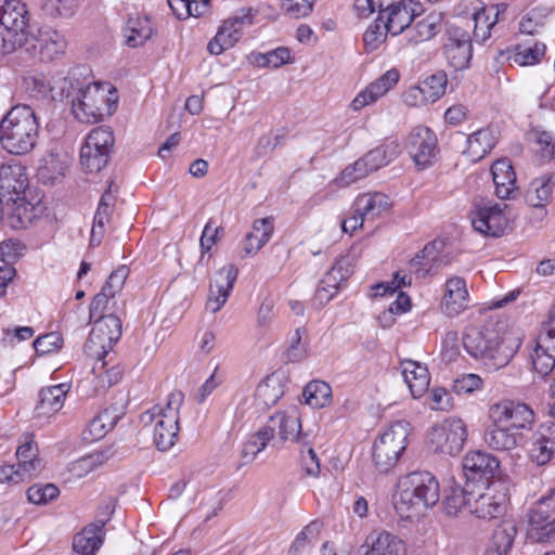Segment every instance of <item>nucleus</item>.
Segmentation results:
<instances>
[{
    "label": "nucleus",
    "mask_w": 555,
    "mask_h": 555,
    "mask_svg": "<svg viewBox=\"0 0 555 555\" xmlns=\"http://www.w3.org/2000/svg\"><path fill=\"white\" fill-rule=\"evenodd\" d=\"M53 100L68 101L75 117L87 124H96L105 115H112L116 102V90L106 82L81 80L75 72L60 77L52 89Z\"/></svg>",
    "instance_id": "nucleus-1"
},
{
    "label": "nucleus",
    "mask_w": 555,
    "mask_h": 555,
    "mask_svg": "<svg viewBox=\"0 0 555 555\" xmlns=\"http://www.w3.org/2000/svg\"><path fill=\"white\" fill-rule=\"evenodd\" d=\"M519 345V338L506 332L503 324L472 325L463 335L467 353L491 371L507 365Z\"/></svg>",
    "instance_id": "nucleus-2"
},
{
    "label": "nucleus",
    "mask_w": 555,
    "mask_h": 555,
    "mask_svg": "<svg viewBox=\"0 0 555 555\" xmlns=\"http://www.w3.org/2000/svg\"><path fill=\"white\" fill-rule=\"evenodd\" d=\"M39 120L33 107L17 104L0 121V144L8 153L26 155L37 145Z\"/></svg>",
    "instance_id": "nucleus-3"
},
{
    "label": "nucleus",
    "mask_w": 555,
    "mask_h": 555,
    "mask_svg": "<svg viewBox=\"0 0 555 555\" xmlns=\"http://www.w3.org/2000/svg\"><path fill=\"white\" fill-rule=\"evenodd\" d=\"M439 483L428 472H413L399 479L395 508L401 517L420 515L439 501Z\"/></svg>",
    "instance_id": "nucleus-4"
},
{
    "label": "nucleus",
    "mask_w": 555,
    "mask_h": 555,
    "mask_svg": "<svg viewBox=\"0 0 555 555\" xmlns=\"http://www.w3.org/2000/svg\"><path fill=\"white\" fill-rule=\"evenodd\" d=\"M184 395L172 391L165 406L155 405L142 415L144 424L154 423V442L158 450L167 451L173 447L179 431V410Z\"/></svg>",
    "instance_id": "nucleus-5"
},
{
    "label": "nucleus",
    "mask_w": 555,
    "mask_h": 555,
    "mask_svg": "<svg viewBox=\"0 0 555 555\" xmlns=\"http://www.w3.org/2000/svg\"><path fill=\"white\" fill-rule=\"evenodd\" d=\"M410 430V423L401 420L392 423L375 440L373 461L380 473H387L397 464L406 448Z\"/></svg>",
    "instance_id": "nucleus-6"
},
{
    "label": "nucleus",
    "mask_w": 555,
    "mask_h": 555,
    "mask_svg": "<svg viewBox=\"0 0 555 555\" xmlns=\"http://www.w3.org/2000/svg\"><path fill=\"white\" fill-rule=\"evenodd\" d=\"M468 437L466 423L460 417H448L434 425L427 434L429 449L437 454L457 455Z\"/></svg>",
    "instance_id": "nucleus-7"
},
{
    "label": "nucleus",
    "mask_w": 555,
    "mask_h": 555,
    "mask_svg": "<svg viewBox=\"0 0 555 555\" xmlns=\"http://www.w3.org/2000/svg\"><path fill=\"white\" fill-rule=\"evenodd\" d=\"M488 417L491 423L505 425L513 431H531L534 425L535 414L528 404L502 399L492 403L488 409Z\"/></svg>",
    "instance_id": "nucleus-8"
},
{
    "label": "nucleus",
    "mask_w": 555,
    "mask_h": 555,
    "mask_svg": "<svg viewBox=\"0 0 555 555\" xmlns=\"http://www.w3.org/2000/svg\"><path fill=\"white\" fill-rule=\"evenodd\" d=\"M114 134L106 127L90 131L80 149V164L88 172H98L107 165Z\"/></svg>",
    "instance_id": "nucleus-9"
},
{
    "label": "nucleus",
    "mask_w": 555,
    "mask_h": 555,
    "mask_svg": "<svg viewBox=\"0 0 555 555\" xmlns=\"http://www.w3.org/2000/svg\"><path fill=\"white\" fill-rule=\"evenodd\" d=\"M121 336V321L114 314L100 315L92 326L85 344L89 357L102 359Z\"/></svg>",
    "instance_id": "nucleus-10"
},
{
    "label": "nucleus",
    "mask_w": 555,
    "mask_h": 555,
    "mask_svg": "<svg viewBox=\"0 0 555 555\" xmlns=\"http://www.w3.org/2000/svg\"><path fill=\"white\" fill-rule=\"evenodd\" d=\"M506 488L500 480L489 483L483 491L473 490L470 514L481 519H493L502 516L506 509Z\"/></svg>",
    "instance_id": "nucleus-11"
},
{
    "label": "nucleus",
    "mask_w": 555,
    "mask_h": 555,
    "mask_svg": "<svg viewBox=\"0 0 555 555\" xmlns=\"http://www.w3.org/2000/svg\"><path fill=\"white\" fill-rule=\"evenodd\" d=\"M254 23L251 8L241 9L234 16L225 20L216 36L208 42L207 50L214 55L232 48L242 37L243 28Z\"/></svg>",
    "instance_id": "nucleus-12"
},
{
    "label": "nucleus",
    "mask_w": 555,
    "mask_h": 555,
    "mask_svg": "<svg viewBox=\"0 0 555 555\" xmlns=\"http://www.w3.org/2000/svg\"><path fill=\"white\" fill-rule=\"evenodd\" d=\"M527 535L534 542H546L555 538V509L545 496L528 512Z\"/></svg>",
    "instance_id": "nucleus-13"
},
{
    "label": "nucleus",
    "mask_w": 555,
    "mask_h": 555,
    "mask_svg": "<svg viewBox=\"0 0 555 555\" xmlns=\"http://www.w3.org/2000/svg\"><path fill=\"white\" fill-rule=\"evenodd\" d=\"M506 208V204L498 203L476 207L472 214L473 228L485 236H502L508 228Z\"/></svg>",
    "instance_id": "nucleus-14"
},
{
    "label": "nucleus",
    "mask_w": 555,
    "mask_h": 555,
    "mask_svg": "<svg viewBox=\"0 0 555 555\" xmlns=\"http://www.w3.org/2000/svg\"><path fill=\"white\" fill-rule=\"evenodd\" d=\"M444 54L455 70L468 67L473 56V47L470 35L466 29L455 24L448 27Z\"/></svg>",
    "instance_id": "nucleus-15"
},
{
    "label": "nucleus",
    "mask_w": 555,
    "mask_h": 555,
    "mask_svg": "<svg viewBox=\"0 0 555 555\" xmlns=\"http://www.w3.org/2000/svg\"><path fill=\"white\" fill-rule=\"evenodd\" d=\"M422 5L415 0H396L379 13L378 20L392 36L400 35L409 28L413 20L420 15Z\"/></svg>",
    "instance_id": "nucleus-16"
},
{
    "label": "nucleus",
    "mask_w": 555,
    "mask_h": 555,
    "mask_svg": "<svg viewBox=\"0 0 555 555\" xmlns=\"http://www.w3.org/2000/svg\"><path fill=\"white\" fill-rule=\"evenodd\" d=\"M470 297L467 283L462 276H451L446 281L440 308L444 315L455 318L469 308Z\"/></svg>",
    "instance_id": "nucleus-17"
},
{
    "label": "nucleus",
    "mask_w": 555,
    "mask_h": 555,
    "mask_svg": "<svg viewBox=\"0 0 555 555\" xmlns=\"http://www.w3.org/2000/svg\"><path fill=\"white\" fill-rule=\"evenodd\" d=\"M237 268L228 264L218 270L209 285L206 309L216 313L225 305L237 278Z\"/></svg>",
    "instance_id": "nucleus-18"
},
{
    "label": "nucleus",
    "mask_w": 555,
    "mask_h": 555,
    "mask_svg": "<svg viewBox=\"0 0 555 555\" xmlns=\"http://www.w3.org/2000/svg\"><path fill=\"white\" fill-rule=\"evenodd\" d=\"M406 149L417 166L426 167L436 154L437 137L427 127H415L408 137Z\"/></svg>",
    "instance_id": "nucleus-19"
},
{
    "label": "nucleus",
    "mask_w": 555,
    "mask_h": 555,
    "mask_svg": "<svg viewBox=\"0 0 555 555\" xmlns=\"http://www.w3.org/2000/svg\"><path fill=\"white\" fill-rule=\"evenodd\" d=\"M28 178L24 167L17 164L0 166V201L10 206L15 197L25 195Z\"/></svg>",
    "instance_id": "nucleus-20"
},
{
    "label": "nucleus",
    "mask_w": 555,
    "mask_h": 555,
    "mask_svg": "<svg viewBox=\"0 0 555 555\" xmlns=\"http://www.w3.org/2000/svg\"><path fill=\"white\" fill-rule=\"evenodd\" d=\"M530 460L539 466L546 465L555 457V422L539 425L531 437Z\"/></svg>",
    "instance_id": "nucleus-21"
},
{
    "label": "nucleus",
    "mask_w": 555,
    "mask_h": 555,
    "mask_svg": "<svg viewBox=\"0 0 555 555\" xmlns=\"http://www.w3.org/2000/svg\"><path fill=\"white\" fill-rule=\"evenodd\" d=\"M462 467L467 480H488L499 469L500 462L494 455L477 450L469 451L463 456Z\"/></svg>",
    "instance_id": "nucleus-22"
},
{
    "label": "nucleus",
    "mask_w": 555,
    "mask_h": 555,
    "mask_svg": "<svg viewBox=\"0 0 555 555\" xmlns=\"http://www.w3.org/2000/svg\"><path fill=\"white\" fill-rule=\"evenodd\" d=\"M399 77L400 75L397 69L387 70L352 100L351 108L353 111H360L366 105L375 103L398 83Z\"/></svg>",
    "instance_id": "nucleus-23"
},
{
    "label": "nucleus",
    "mask_w": 555,
    "mask_h": 555,
    "mask_svg": "<svg viewBox=\"0 0 555 555\" xmlns=\"http://www.w3.org/2000/svg\"><path fill=\"white\" fill-rule=\"evenodd\" d=\"M266 423L270 426V431L278 434L281 441H299L301 439V424L298 412L293 409L288 412H276L266 417Z\"/></svg>",
    "instance_id": "nucleus-24"
},
{
    "label": "nucleus",
    "mask_w": 555,
    "mask_h": 555,
    "mask_svg": "<svg viewBox=\"0 0 555 555\" xmlns=\"http://www.w3.org/2000/svg\"><path fill=\"white\" fill-rule=\"evenodd\" d=\"M7 220L12 229H25L33 223L42 212L43 207L38 202L33 204L24 196L15 197L10 206H5Z\"/></svg>",
    "instance_id": "nucleus-25"
},
{
    "label": "nucleus",
    "mask_w": 555,
    "mask_h": 555,
    "mask_svg": "<svg viewBox=\"0 0 555 555\" xmlns=\"http://www.w3.org/2000/svg\"><path fill=\"white\" fill-rule=\"evenodd\" d=\"M31 48L39 50L41 59L51 61L64 53L66 49V40L63 35L56 30L46 27L33 33L30 37Z\"/></svg>",
    "instance_id": "nucleus-26"
},
{
    "label": "nucleus",
    "mask_w": 555,
    "mask_h": 555,
    "mask_svg": "<svg viewBox=\"0 0 555 555\" xmlns=\"http://www.w3.org/2000/svg\"><path fill=\"white\" fill-rule=\"evenodd\" d=\"M401 374L404 383L410 389L413 398H421L430 384V375L427 366L418 361L405 359L400 363Z\"/></svg>",
    "instance_id": "nucleus-27"
},
{
    "label": "nucleus",
    "mask_w": 555,
    "mask_h": 555,
    "mask_svg": "<svg viewBox=\"0 0 555 555\" xmlns=\"http://www.w3.org/2000/svg\"><path fill=\"white\" fill-rule=\"evenodd\" d=\"M495 194L501 199L513 198L518 193L516 173L511 162L506 158L498 159L491 167Z\"/></svg>",
    "instance_id": "nucleus-28"
},
{
    "label": "nucleus",
    "mask_w": 555,
    "mask_h": 555,
    "mask_svg": "<svg viewBox=\"0 0 555 555\" xmlns=\"http://www.w3.org/2000/svg\"><path fill=\"white\" fill-rule=\"evenodd\" d=\"M68 166L69 158L66 153L51 150L40 160L37 170L38 179L44 184H54L65 177Z\"/></svg>",
    "instance_id": "nucleus-29"
},
{
    "label": "nucleus",
    "mask_w": 555,
    "mask_h": 555,
    "mask_svg": "<svg viewBox=\"0 0 555 555\" xmlns=\"http://www.w3.org/2000/svg\"><path fill=\"white\" fill-rule=\"evenodd\" d=\"M522 439L521 433L513 431L505 425L491 423L483 434L485 443L494 451L507 452L516 449Z\"/></svg>",
    "instance_id": "nucleus-30"
},
{
    "label": "nucleus",
    "mask_w": 555,
    "mask_h": 555,
    "mask_svg": "<svg viewBox=\"0 0 555 555\" xmlns=\"http://www.w3.org/2000/svg\"><path fill=\"white\" fill-rule=\"evenodd\" d=\"M443 16L440 12H430L417 21L406 33V41L410 46H417L437 36L442 27Z\"/></svg>",
    "instance_id": "nucleus-31"
},
{
    "label": "nucleus",
    "mask_w": 555,
    "mask_h": 555,
    "mask_svg": "<svg viewBox=\"0 0 555 555\" xmlns=\"http://www.w3.org/2000/svg\"><path fill=\"white\" fill-rule=\"evenodd\" d=\"M365 542L370 545L365 555H405L403 541L388 531H373Z\"/></svg>",
    "instance_id": "nucleus-32"
},
{
    "label": "nucleus",
    "mask_w": 555,
    "mask_h": 555,
    "mask_svg": "<svg viewBox=\"0 0 555 555\" xmlns=\"http://www.w3.org/2000/svg\"><path fill=\"white\" fill-rule=\"evenodd\" d=\"M70 386L66 383L41 389L36 413L39 417H48L59 412L64 404Z\"/></svg>",
    "instance_id": "nucleus-33"
},
{
    "label": "nucleus",
    "mask_w": 555,
    "mask_h": 555,
    "mask_svg": "<svg viewBox=\"0 0 555 555\" xmlns=\"http://www.w3.org/2000/svg\"><path fill=\"white\" fill-rule=\"evenodd\" d=\"M274 231L273 218L257 219L253 223V231L243 242V257L256 255L271 238Z\"/></svg>",
    "instance_id": "nucleus-34"
},
{
    "label": "nucleus",
    "mask_w": 555,
    "mask_h": 555,
    "mask_svg": "<svg viewBox=\"0 0 555 555\" xmlns=\"http://www.w3.org/2000/svg\"><path fill=\"white\" fill-rule=\"evenodd\" d=\"M104 522L91 524L77 533L73 541L75 555H95L103 542Z\"/></svg>",
    "instance_id": "nucleus-35"
},
{
    "label": "nucleus",
    "mask_w": 555,
    "mask_h": 555,
    "mask_svg": "<svg viewBox=\"0 0 555 555\" xmlns=\"http://www.w3.org/2000/svg\"><path fill=\"white\" fill-rule=\"evenodd\" d=\"M153 35L149 16L133 15L127 20L124 28L125 43L130 48L143 46Z\"/></svg>",
    "instance_id": "nucleus-36"
},
{
    "label": "nucleus",
    "mask_w": 555,
    "mask_h": 555,
    "mask_svg": "<svg viewBox=\"0 0 555 555\" xmlns=\"http://www.w3.org/2000/svg\"><path fill=\"white\" fill-rule=\"evenodd\" d=\"M495 143L494 130L483 128L467 138V147L464 153L475 163L483 158L494 147Z\"/></svg>",
    "instance_id": "nucleus-37"
},
{
    "label": "nucleus",
    "mask_w": 555,
    "mask_h": 555,
    "mask_svg": "<svg viewBox=\"0 0 555 555\" xmlns=\"http://www.w3.org/2000/svg\"><path fill=\"white\" fill-rule=\"evenodd\" d=\"M390 202L387 195L376 192L362 194L354 202V211L362 218L374 219L388 210Z\"/></svg>",
    "instance_id": "nucleus-38"
},
{
    "label": "nucleus",
    "mask_w": 555,
    "mask_h": 555,
    "mask_svg": "<svg viewBox=\"0 0 555 555\" xmlns=\"http://www.w3.org/2000/svg\"><path fill=\"white\" fill-rule=\"evenodd\" d=\"M270 429V426H268L264 421L260 424L259 428L248 437L242 450V459L244 460V464L253 462L256 456L261 451H263L267 444L273 439V434H271Z\"/></svg>",
    "instance_id": "nucleus-39"
},
{
    "label": "nucleus",
    "mask_w": 555,
    "mask_h": 555,
    "mask_svg": "<svg viewBox=\"0 0 555 555\" xmlns=\"http://www.w3.org/2000/svg\"><path fill=\"white\" fill-rule=\"evenodd\" d=\"M17 469L24 478H30L42 467V461L38 457V447L33 441L20 446L16 450Z\"/></svg>",
    "instance_id": "nucleus-40"
},
{
    "label": "nucleus",
    "mask_w": 555,
    "mask_h": 555,
    "mask_svg": "<svg viewBox=\"0 0 555 555\" xmlns=\"http://www.w3.org/2000/svg\"><path fill=\"white\" fill-rule=\"evenodd\" d=\"M118 420V415L108 409L93 417L83 430V439L87 441H95L103 438L109 430L114 428Z\"/></svg>",
    "instance_id": "nucleus-41"
},
{
    "label": "nucleus",
    "mask_w": 555,
    "mask_h": 555,
    "mask_svg": "<svg viewBox=\"0 0 555 555\" xmlns=\"http://www.w3.org/2000/svg\"><path fill=\"white\" fill-rule=\"evenodd\" d=\"M470 4L473 9L474 38L478 42H483L490 37V31L495 21L490 18V14L481 1L474 0Z\"/></svg>",
    "instance_id": "nucleus-42"
},
{
    "label": "nucleus",
    "mask_w": 555,
    "mask_h": 555,
    "mask_svg": "<svg viewBox=\"0 0 555 555\" xmlns=\"http://www.w3.org/2000/svg\"><path fill=\"white\" fill-rule=\"evenodd\" d=\"M284 395L281 379L269 376L257 386L255 398L259 405L270 406L275 404Z\"/></svg>",
    "instance_id": "nucleus-43"
},
{
    "label": "nucleus",
    "mask_w": 555,
    "mask_h": 555,
    "mask_svg": "<svg viewBox=\"0 0 555 555\" xmlns=\"http://www.w3.org/2000/svg\"><path fill=\"white\" fill-rule=\"evenodd\" d=\"M473 490L463 489L459 486L450 487L443 500L444 509L448 515L456 516L463 508L470 512Z\"/></svg>",
    "instance_id": "nucleus-44"
},
{
    "label": "nucleus",
    "mask_w": 555,
    "mask_h": 555,
    "mask_svg": "<svg viewBox=\"0 0 555 555\" xmlns=\"http://www.w3.org/2000/svg\"><path fill=\"white\" fill-rule=\"evenodd\" d=\"M398 144L391 142L370 151L362 157V159L364 160L370 172H373L389 164L393 158L398 156Z\"/></svg>",
    "instance_id": "nucleus-45"
},
{
    "label": "nucleus",
    "mask_w": 555,
    "mask_h": 555,
    "mask_svg": "<svg viewBox=\"0 0 555 555\" xmlns=\"http://www.w3.org/2000/svg\"><path fill=\"white\" fill-rule=\"evenodd\" d=\"M441 245V242H431L418 251L415 257L409 261L410 274H415L417 278H424L430 269V261H434L436 258L438 246Z\"/></svg>",
    "instance_id": "nucleus-46"
},
{
    "label": "nucleus",
    "mask_w": 555,
    "mask_h": 555,
    "mask_svg": "<svg viewBox=\"0 0 555 555\" xmlns=\"http://www.w3.org/2000/svg\"><path fill=\"white\" fill-rule=\"evenodd\" d=\"M306 403L313 409H320L331 402L332 389L325 382L314 380L304 389Z\"/></svg>",
    "instance_id": "nucleus-47"
},
{
    "label": "nucleus",
    "mask_w": 555,
    "mask_h": 555,
    "mask_svg": "<svg viewBox=\"0 0 555 555\" xmlns=\"http://www.w3.org/2000/svg\"><path fill=\"white\" fill-rule=\"evenodd\" d=\"M553 186L551 179L542 177L530 183L526 194L527 203L532 207H544L551 198Z\"/></svg>",
    "instance_id": "nucleus-48"
},
{
    "label": "nucleus",
    "mask_w": 555,
    "mask_h": 555,
    "mask_svg": "<svg viewBox=\"0 0 555 555\" xmlns=\"http://www.w3.org/2000/svg\"><path fill=\"white\" fill-rule=\"evenodd\" d=\"M351 273L352 261L349 257L344 256L337 259L333 267L326 272L322 279V283L338 291L340 284L346 281Z\"/></svg>",
    "instance_id": "nucleus-49"
},
{
    "label": "nucleus",
    "mask_w": 555,
    "mask_h": 555,
    "mask_svg": "<svg viewBox=\"0 0 555 555\" xmlns=\"http://www.w3.org/2000/svg\"><path fill=\"white\" fill-rule=\"evenodd\" d=\"M517 529L513 521L505 520L499 525L492 534L490 546L509 553L516 537Z\"/></svg>",
    "instance_id": "nucleus-50"
},
{
    "label": "nucleus",
    "mask_w": 555,
    "mask_h": 555,
    "mask_svg": "<svg viewBox=\"0 0 555 555\" xmlns=\"http://www.w3.org/2000/svg\"><path fill=\"white\" fill-rule=\"evenodd\" d=\"M447 75L442 72L433 74L418 85L430 103L439 100L446 92Z\"/></svg>",
    "instance_id": "nucleus-51"
},
{
    "label": "nucleus",
    "mask_w": 555,
    "mask_h": 555,
    "mask_svg": "<svg viewBox=\"0 0 555 555\" xmlns=\"http://www.w3.org/2000/svg\"><path fill=\"white\" fill-rule=\"evenodd\" d=\"M547 10L544 8H534L526 13L520 23V33L526 35H535L544 27Z\"/></svg>",
    "instance_id": "nucleus-52"
},
{
    "label": "nucleus",
    "mask_w": 555,
    "mask_h": 555,
    "mask_svg": "<svg viewBox=\"0 0 555 555\" xmlns=\"http://www.w3.org/2000/svg\"><path fill=\"white\" fill-rule=\"evenodd\" d=\"M60 494L59 488L53 483L34 485L27 490V499L29 502L41 505L47 504Z\"/></svg>",
    "instance_id": "nucleus-53"
},
{
    "label": "nucleus",
    "mask_w": 555,
    "mask_h": 555,
    "mask_svg": "<svg viewBox=\"0 0 555 555\" xmlns=\"http://www.w3.org/2000/svg\"><path fill=\"white\" fill-rule=\"evenodd\" d=\"M111 188L112 185H109L108 189L103 193L94 216L93 225L99 227L100 230L101 228L104 229L105 224L108 223L113 214V208L116 198L112 193Z\"/></svg>",
    "instance_id": "nucleus-54"
},
{
    "label": "nucleus",
    "mask_w": 555,
    "mask_h": 555,
    "mask_svg": "<svg viewBox=\"0 0 555 555\" xmlns=\"http://www.w3.org/2000/svg\"><path fill=\"white\" fill-rule=\"evenodd\" d=\"M371 172L367 169L364 160L360 158L352 165L346 167L340 172L339 177L335 179V183H337L339 186H347L360 179L365 178Z\"/></svg>",
    "instance_id": "nucleus-55"
},
{
    "label": "nucleus",
    "mask_w": 555,
    "mask_h": 555,
    "mask_svg": "<svg viewBox=\"0 0 555 555\" xmlns=\"http://www.w3.org/2000/svg\"><path fill=\"white\" fill-rule=\"evenodd\" d=\"M483 387L482 378L477 374H462L453 382L452 389L457 395H468L481 390Z\"/></svg>",
    "instance_id": "nucleus-56"
},
{
    "label": "nucleus",
    "mask_w": 555,
    "mask_h": 555,
    "mask_svg": "<svg viewBox=\"0 0 555 555\" xmlns=\"http://www.w3.org/2000/svg\"><path fill=\"white\" fill-rule=\"evenodd\" d=\"M222 227H212V221L209 220L202 232L201 238H199V247H201V257L199 262H203L205 259L206 253H208L214 245H216L219 240L220 235L223 233Z\"/></svg>",
    "instance_id": "nucleus-57"
},
{
    "label": "nucleus",
    "mask_w": 555,
    "mask_h": 555,
    "mask_svg": "<svg viewBox=\"0 0 555 555\" xmlns=\"http://www.w3.org/2000/svg\"><path fill=\"white\" fill-rule=\"evenodd\" d=\"M544 43H534L533 47L518 48L514 62L520 66L533 65L540 62L545 53Z\"/></svg>",
    "instance_id": "nucleus-58"
},
{
    "label": "nucleus",
    "mask_w": 555,
    "mask_h": 555,
    "mask_svg": "<svg viewBox=\"0 0 555 555\" xmlns=\"http://www.w3.org/2000/svg\"><path fill=\"white\" fill-rule=\"evenodd\" d=\"M307 353V337L304 328H297L289 340L286 357L291 362L301 360Z\"/></svg>",
    "instance_id": "nucleus-59"
},
{
    "label": "nucleus",
    "mask_w": 555,
    "mask_h": 555,
    "mask_svg": "<svg viewBox=\"0 0 555 555\" xmlns=\"http://www.w3.org/2000/svg\"><path fill=\"white\" fill-rule=\"evenodd\" d=\"M379 21L380 20H377L373 24H371L363 35V41L366 51H375L386 40L388 31L385 29V24L382 26L378 23Z\"/></svg>",
    "instance_id": "nucleus-60"
},
{
    "label": "nucleus",
    "mask_w": 555,
    "mask_h": 555,
    "mask_svg": "<svg viewBox=\"0 0 555 555\" xmlns=\"http://www.w3.org/2000/svg\"><path fill=\"white\" fill-rule=\"evenodd\" d=\"M103 455L100 453H92L86 456L80 457L70 464V473L76 478H82L93 469H95L99 465L102 464Z\"/></svg>",
    "instance_id": "nucleus-61"
},
{
    "label": "nucleus",
    "mask_w": 555,
    "mask_h": 555,
    "mask_svg": "<svg viewBox=\"0 0 555 555\" xmlns=\"http://www.w3.org/2000/svg\"><path fill=\"white\" fill-rule=\"evenodd\" d=\"M175 15L180 20L190 16H199L203 11L199 10V3L195 0H167Z\"/></svg>",
    "instance_id": "nucleus-62"
},
{
    "label": "nucleus",
    "mask_w": 555,
    "mask_h": 555,
    "mask_svg": "<svg viewBox=\"0 0 555 555\" xmlns=\"http://www.w3.org/2000/svg\"><path fill=\"white\" fill-rule=\"evenodd\" d=\"M63 345L62 336L56 332H51L49 334L42 335L38 337L34 341V348L39 354H48L55 350H59Z\"/></svg>",
    "instance_id": "nucleus-63"
},
{
    "label": "nucleus",
    "mask_w": 555,
    "mask_h": 555,
    "mask_svg": "<svg viewBox=\"0 0 555 555\" xmlns=\"http://www.w3.org/2000/svg\"><path fill=\"white\" fill-rule=\"evenodd\" d=\"M531 358L533 369L542 376L547 375L555 366V353L539 350L535 347Z\"/></svg>",
    "instance_id": "nucleus-64"
}]
</instances>
